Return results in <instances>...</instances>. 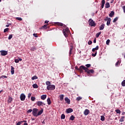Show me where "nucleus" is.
Returning <instances> with one entry per match:
<instances>
[{
    "instance_id": "nucleus-24",
    "label": "nucleus",
    "mask_w": 125,
    "mask_h": 125,
    "mask_svg": "<svg viewBox=\"0 0 125 125\" xmlns=\"http://www.w3.org/2000/svg\"><path fill=\"white\" fill-rule=\"evenodd\" d=\"M60 101H63V99H64V95H63V94L60 95Z\"/></svg>"
},
{
    "instance_id": "nucleus-45",
    "label": "nucleus",
    "mask_w": 125,
    "mask_h": 125,
    "mask_svg": "<svg viewBox=\"0 0 125 125\" xmlns=\"http://www.w3.org/2000/svg\"><path fill=\"white\" fill-rule=\"evenodd\" d=\"M31 100L32 101H35L36 100V98L35 97H31Z\"/></svg>"
},
{
    "instance_id": "nucleus-49",
    "label": "nucleus",
    "mask_w": 125,
    "mask_h": 125,
    "mask_svg": "<svg viewBox=\"0 0 125 125\" xmlns=\"http://www.w3.org/2000/svg\"><path fill=\"white\" fill-rule=\"evenodd\" d=\"M92 43V41H89L88 42V44H89V45H90V44H91Z\"/></svg>"
},
{
    "instance_id": "nucleus-31",
    "label": "nucleus",
    "mask_w": 125,
    "mask_h": 125,
    "mask_svg": "<svg viewBox=\"0 0 125 125\" xmlns=\"http://www.w3.org/2000/svg\"><path fill=\"white\" fill-rule=\"evenodd\" d=\"M37 79H38V76H36V75L31 78V80H32L33 81H34V80H37Z\"/></svg>"
},
{
    "instance_id": "nucleus-25",
    "label": "nucleus",
    "mask_w": 125,
    "mask_h": 125,
    "mask_svg": "<svg viewBox=\"0 0 125 125\" xmlns=\"http://www.w3.org/2000/svg\"><path fill=\"white\" fill-rule=\"evenodd\" d=\"M47 102L48 105H50L51 104V101L50 100V98H48L47 100Z\"/></svg>"
},
{
    "instance_id": "nucleus-38",
    "label": "nucleus",
    "mask_w": 125,
    "mask_h": 125,
    "mask_svg": "<svg viewBox=\"0 0 125 125\" xmlns=\"http://www.w3.org/2000/svg\"><path fill=\"white\" fill-rule=\"evenodd\" d=\"M115 112L117 114H121V110H120V109H116Z\"/></svg>"
},
{
    "instance_id": "nucleus-19",
    "label": "nucleus",
    "mask_w": 125,
    "mask_h": 125,
    "mask_svg": "<svg viewBox=\"0 0 125 125\" xmlns=\"http://www.w3.org/2000/svg\"><path fill=\"white\" fill-rule=\"evenodd\" d=\"M110 23H111V18H109V19L107 20L106 25L107 26H109V25H110Z\"/></svg>"
},
{
    "instance_id": "nucleus-46",
    "label": "nucleus",
    "mask_w": 125,
    "mask_h": 125,
    "mask_svg": "<svg viewBox=\"0 0 125 125\" xmlns=\"http://www.w3.org/2000/svg\"><path fill=\"white\" fill-rule=\"evenodd\" d=\"M12 37H13L12 34L9 35V37H8V40H11Z\"/></svg>"
},
{
    "instance_id": "nucleus-56",
    "label": "nucleus",
    "mask_w": 125,
    "mask_h": 125,
    "mask_svg": "<svg viewBox=\"0 0 125 125\" xmlns=\"http://www.w3.org/2000/svg\"><path fill=\"white\" fill-rule=\"evenodd\" d=\"M1 78H4L5 79H7V76L5 75H3L1 77Z\"/></svg>"
},
{
    "instance_id": "nucleus-33",
    "label": "nucleus",
    "mask_w": 125,
    "mask_h": 125,
    "mask_svg": "<svg viewBox=\"0 0 125 125\" xmlns=\"http://www.w3.org/2000/svg\"><path fill=\"white\" fill-rule=\"evenodd\" d=\"M33 88H38L39 86L37 84H33L32 85Z\"/></svg>"
},
{
    "instance_id": "nucleus-4",
    "label": "nucleus",
    "mask_w": 125,
    "mask_h": 125,
    "mask_svg": "<svg viewBox=\"0 0 125 125\" xmlns=\"http://www.w3.org/2000/svg\"><path fill=\"white\" fill-rule=\"evenodd\" d=\"M80 69H81V72H83V70H84L86 73H88V68H87V67H84L83 65L81 66Z\"/></svg>"
},
{
    "instance_id": "nucleus-16",
    "label": "nucleus",
    "mask_w": 125,
    "mask_h": 125,
    "mask_svg": "<svg viewBox=\"0 0 125 125\" xmlns=\"http://www.w3.org/2000/svg\"><path fill=\"white\" fill-rule=\"evenodd\" d=\"M101 3H102L101 7L102 8H104V5L105 4V0H102L101 1Z\"/></svg>"
},
{
    "instance_id": "nucleus-40",
    "label": "nucleus",
    "mask_w": 125,
    "mask_h": 125,
    "mask_svg": "<svg viewBox=\"0 0 125 125\" xmlns=\"http://www.w3.org/2000/svg\"><path fill=\"white\" fill-rule=\"evenodd\" d=\"M61 119L62 120H64V119H65V114H62Z\"/></svg>"
},
{
    "instance_id": "nucleus-11",
    "label": "nucleus",
    "mask_w": 125,
    "mask_h": 125,
    "mask_svg": "<svg viewBox=\"0 0 125 125\" xmlns=\"http://www.w3.org/2000/svg\"><path fill=\"white\" fill-rule=\"evenodd\" d=\"M64 101L67 103V104H70V102H71V101L68 97H65L64 98Z\"/></svg>"
},
{
    "instance_id": "nucleus-26",
    "label": "nucleus",
    "mask_w": 125,
    "mask_h": 125,
    "mask_svg": "<svg viewBox=\"0 0 125 125\" xmlns=\"http://www.w3.org/2000/svg\"><path fill=\"white\" fill-rule=\"evenodd\" d=\"M12 101V97H9V98L8 100V103H11Z\"/></svg>"
},
{
    "instance_id": "nucleus-60",
    "label": "nucleus",
    "mask_w": 125,
    "mask_h": 125,
    "mask_svg": "<svg viewBox=\"0 0 125 125\" xmlns=\"http://www.w3.org/2000/svg\"><path fill=\"white\" fill-rule=\"evenodd\" d=\"M94 43H96V39L95 38L93 41Z\"/></svg>"
},
{
    "instance_id": "nucleus-48",
    "label": "nucleus",
    "mask_w": 125,
    "mask_h": 125,
    "mask_svg": "<svg viewBox=\"0 0 125 125\" xmlns=\"http://www.w3.org/2000/svg\"><path fill=\"white\" fill-rule=\"evenodd\" d=\"M86 67H87V68H89V67H90V66H91V64H87L85 65Z\"/></svg>"
},
{
    "instance_id": "nucleus-39",
    "label": "nucleus",
    "mask_w": 125,
    "mask_h": 125,
    "mask_svg": "<svg viewBox=\"0 0 125 125\" xmlns=\"http://www.w3.org/2000/svg\"><path fill=\"white\" fill-rule=\"evenodd\" d=\"M82 98L81 97H78L76 98L77 101H80V100H82Z\"/></svg>"
},
{
    "instance_id": "nucleus-3",
    "label": "nucleus",
    "mask_w": 125,
    "mask_h": 125,
    "mask_svg": "<svg viewBox=\"0 0 125 125\" xmlns=\"http://www.w3.org/2000/svg\"><path fill=\"white\" fill-rule=\"evenodd\" d=\"M47 90H54L55 89V85H49L47 86Z\"/></svg>"
},
{
    "instance_id": "nucleus-44",
    "label": "nucleus",
    "mask_w": 125,
    "mask_h": 125,
    "mask_svg": "<svg viewBox=\"0 0 125 125\" xmlns=\"http://www.w3.org/2000/svg\"><path fill=\"white\" fill-rule=\"evenodd\" d=\"M9 31V28H7L4 29V33H6V32H8Z\"/></svg>"
},
{
    "instance_id": "nucleus-32",
    "label": "nucleus",
    "mask_w": 125,
    "mask_h": 125,
    "mask_svg": "<svg viewBox=\"0 0 125 125\" xmlns=\"http://www.w3.org/2000/svg\"><path fill=\"white\" fill-rule=\"evenodd\" d=\"M75 70H78V71H80V72H82V68H81V66H80V68L78 67L77 66H75Z\"/></svg>"
},
{
    "instance_id": "nucleus-13",
    "label": "nucleus",
    "mask_w": 125,
    "mask_h": 125,
    "mask_svg": "<svg viewBox=\"0 0 125 125\" xmlns=\"http://www.w3.org/2000/svg\"><path fill=\"white\" fill-rule=\"evenodd\" d=\"M94 73V70L93 69H91L88 70L87 74L88 75H90V74H93Z\"/></svg>"
},
{
    "instance_id": "nucleus-58",
    "label": "nucleus",
    "mask_w": 125,
    "mask_h": 125,
    "mask_svg": "<svg viewBox=\"0 0 125 125\" xmlns=\"http://www.w3.org/2000/svg\"><path fill=\"white\" fill-rule=\"evenodd\" d=\"M31 96H32V94L29 93V94H28V98H30V97H31Z\"/></svg>"
},
{
    "instance_id": "nucleus-43",
    "label": "nucleus",
    "mask_w": 125,
    "mask_h": 125,
    "mask_svg": "<svg viewBox=\"0 0 125 125\" xmlns=\"http://www.w3.org/2000/svg\"><path fill=\"white\" fill-rule=\"evenodd\" d=\"M16 19H17V20H18L19 21H22V19L20 17H17L16 18Z\"/></svg>"
},
{
    "instance_id": "nucleus-57",
    "label": "nucleus",
    "mask_w": 125,
    "mask_h": 125,
    "mask_svg": "<svg viewBox=\"0 0 125 125\" xmlns=\"http://www.w3.org/2000/svg\"><path fill=\"white\" fill-rule=\"evenodd\" d=\"M109 18H108V17H106L105 19H104V21H108V19H109Z\"/></svg>"
},
{
    "instance_id": "nucleus-23",
    "label": "nucleus",
    "mask_w": 125,
    "mask_h": 125,
    "mask_svg": "<svg viewBox=\"0 0 125 125\" xmlns=\"http://www.w3.org/2000/svg\"><path fill=\"white\" fill-rule=\"evenodd\" d=\"M40 29H41V30H43V29H47V25H46V24L44 25L43 26H42V27H41L40 28Z\"/></svg>"
},
{
    "instance_id": "nucleus-15",
    "label": "nucleus",
    "mask_w": 125,
    "mask_h": 125,
    "mask_svg": "<svg viewBox=\"0 0 125 125\" xmlns=\"http://www.w3.org/2000/svg\"><path fill=\"white\" fill-rule=\"evenodd\" d=\"M41 98L42 100H45L46 99V95H42Z\"/></svg>"
},
{
    "instance_id": "nucleus-1",
    "label": "nucleus",
    "mask_w": 125,
    "mask_h": 125,
    "mask_svg": "<svg viewBox=\"0 0 125 125\" xmlns=\"http://www.w3.org/2000/svg\"><path fill=\"white\" fill-rule=\"evenodd\" d=\"M88 23L89 26H90L91 27H95V26H96V23H95V21H94L92 19H89Z\"/></svg>"
},
{
    "instance_id": "nucleus-28",
    "label": "nucleus",
    "mask_w": 125,
    "mask_h": 125,
    "mask_svg": "<svg viewBox=\"0 0 125 125\" xmlns=\"http://www.w3.org/2000/svg\"><path fill=\"white\" fill-rule=\"evenodd\" d=\"M63 33H69V29L66 28L63 30Z\"/></svg>"
},
{
    "instance_id": "nucleus-5",
    "label": "nucleus",
    "mask_w": 125,
    "mask_h": 125,
    "mask_svg": "<svg viewBox=\"0 0 125 125\" xmlns=\"http://www.w3.org/2000/svg\"><path fill=\"white\" fill-rule=\"evenodd\" d=\"M36 104L37 105V106H39V107L41 106H45V104H44V103H42V102L41 101H38L36 103Z\"/></svg>"
},
{
    "instance_id": "nucleus-14",
    "label": "nucleus",
    "mask_w": 125,
    "mask_h": 125,
    "mask_svg": "<svg viewBox=\"0 0 125 125\" xmlns=\"http://www.w3.org/2000/svg\"><path fill=\"white\" fill-rule=\"evenodd\" d=\"M11 74L12 75H14V67H13V66H11Z\"/></svg>"
},
{
    "instance_id": "nucleus-27",
    "label": "nucleus",
    "mask_w": 125,
    "mask_h": 125,
    "mask_svg": "<svg viewBox=\"0 0 125 125\" xmlns=\"http://www.w3.org/2000/svg\"><path fill=\"white\" fill-rule=\"evenodd\" d=\"M125 121V116L121 117V119L119 120V122H123Z\"/></svg>"
},
{
    "instance_id": "nucleus-34",
    "label": "nucleus",
    "mask_w": 125,
    "mask_h": 125,
    "mask_svg": "<svg viewBox=\"0 0 125 125\" xmlns=\"http://www.w3.org/2000/svg\"><path fill=\"white\" fill-rule=\"evenodd\" d=\"M72 50H73V47H71L69 49V55H71V54H72Z\"/></svg>"
},
{
    "instance_id": "nucleus-22",
    "label": "nucleus",
    "mask_w": 125,
    "mask_h": 125,
    "mask_svg": "<svg viewBox=\"0 0 125 125\" xmlns=\"http://www.w3.org/2000/svg\"><path fill=\"white\" fill-rule=\"evenodd\" d=\"M105 8H109V7H110V3L107 2L105 4Z\"/></svg>"
},
{
    "instance_id": "nucleus-61",
    "label": "nucleus",
    "mask_w": 125,
    "mask_h": 125,
    "mask_svg": "<svg viewBox=\"0 0 125 125\" xmlns=\"http://www.w3.org/2000/svg\"><path fill=\"white\" fill-rule=\"evenodd\" d=\"M95 50H96L94 48L92 49V51L93 52H94V51H95Z\"/></svg>"
},
{
    "instance_id": "nucleus-10",
    "label": "nucleus",
    "mask_w": 125,
    "mask_h": 125,
    "mask_svg": "<svg viewBox=\"0 0 125 125\" xmlns=\"http://www.w3.org/2000/svg\"><path fill=\"white\" fill-rule=\"evenodd\" d=\"M72 112H73V108H69L66 110V112L67 113V114L72 113Z\"/></svg>"
},
{
    "instance_id": "nucleus-50",
    "label": "nucleus",
    "mask_w": 125,
    "mask_h": 125,
    "mask_svg": "<svg viewBox=\"0 0 125 125\" xmlns=\"http://www.w3.org/2000/svg\"><path fill=\"white\" fill-rule=\"evenodd\" d=\"M109 43H110V40H107L106 42V44L108 45Z\"/></svg>"
},
{
    "instance_id": "nucleus-21",
    "label": "nucleus",
    "mask_w": 125,
    "mask_h": 125,
    "mask_svg": "<svg viewBox=\"0 0 125 125\" xmlns=\"http://www.w3.org/2000/svg\"><path fill=\"white\" fill-rule=\"evenodd\" d=\"M57 25H58V26H61L62 27H64V26H65L64 24L61 23V22H56Z\"/></svg>"
},
{
    "instance_id": "nucleus-53",
    "label": "nucleus",
    "mask_w": 125,
    "mask_h": 125,
    "mask_svg": "<svg viewBox=\"0 0 125 125\" xmlns=\"http://www.w3.org/2000/svg\"><path fill=\"white\" fill-rule=\"evenodd\" d=\"M15 63H19V59H16L15 60Z\"/></svg>"
},
{
    "instance_id": "nucleus-51",
    "label": "nucleus",
    "mask_w": 125,
    "mask_h": 125,
    "mask_svg": "<svg viewBox=\"0 0 125 125\" xmlns=\"http://www.w3.org/2000/svg\"><path fill=\"white\" fill-rule=\"evenodd\" d=\"M94 48L96 50H98V49H99V46H98V45H97V46H96V47L95 48Z\"/></svg>"
},
{
    "instance_id": "nucleus-52",
    "label": "nucleus",
    "mask_w": 125,
    "mask_h": 125,
    "mask_svg": "<svg viewBox=\"0 0 125 125\" xmlns=\"http://www.w3.org/2000/svg\"><path fill=\"white\" fill-rule=\"evenodd\" d=\"M68 33L64 32V33H63V35H64V36H65V37H68Z\"/></svg>"
},
{
    "instance_id": "nucleus-59",
    "label": "nucleus",
    "mask_w": 125,
    "mask_h": 125,
    "mask_svg": "<svg viewBox=\"0 0 125 125\" xmlns=\"http://www.w3.org/2000/svg\"><path fill=\"white\" fill-rule=\"evenodd\" d=\"M33 36L34 37H35V38H38V35L37 34H33Z\"/></svg>"
},
{
    "instance_id": "nucleus-41",
    "label": "nucleus",
    "mask_w": 125,
    "mask_h": 125,
    "mask_svg": "<svg viewBox=\"0 0 125 125\" xmlns=\"http://www.w3.org/2000/svg\"><path fill=\"white\" fill-rule=\"evenodd\" d=\"M101 120H102V122L105 121V117H104V116H101Z\"/></svg>"
},
{
    "instance_id": "nucleus-29",
    "label": "nucleus",
    "mask_w": 125,
    "mask_h": 125,
    "mask_svg": "<svg viewBox=\"0 0 125 125\" xmlns=\"http://www.w3.org/2000/svg\"><path fill=\"white\" fill-rule=\"evenodd\" d=\"M45 84L48 86L51 84V83L50 81H46L45 83Z\"/></svg>"
},
{
    "instance_id": "nucleus-35",
    "label": "nucleus",
    "mask_w": 125,
    "mask_h": 125,
    "mask_svg": "<svg viewBox=\"0 0 125 125\" xmlns=\"http://www.w3.org/2000/svg\"><path fill=\"white\" fill-rule=\"evenodd\" d=\"M100 35H101V32L97 33L96 35V38H99V36H100Z\"/></svg>"
},
{
    "instance_id": "nucleus-30",
    "label": "nucleus",
    "mask_w": 125,
    "mask_h": 125,
    "mask_svg": "<svg viewBox=\"0 0 125 125\" xmlns=\"http://www.w3.org/2000/svg\"><path fill=\"white\" fill-rule=\"evenodd\" d=\"M69 120H70V121H74V120H75V116H74V115H71Z\"/></svg>"
},
{
    "instance_id": "nucleus-20",
    "label": "nucleus",
    "mask_w": 125,
    "mask_h": 125,
    "mask_svg": "<svg viewBox=\"0 0 125 125\" xmlns=\"http://www.w3.org/2000/svg\"><path fill=\"white\" fill-rule=\"evenodd\" d=\"M22 123H27V121L23 120L22 121L19 122L18 123H17L16 125H21V124Z\"/></svg>"
},
{
    "instance_id": "nucleus-62",
    "label": "nucleus",
    "mask_w": 125,
    "mask_h": 125,
    "mask_svg": "<svg viewBox=\"0 0 125 125\" xmlns=\"http://www.w3.org/2000/svg\"><path fill=\"white\" fill-rule=\"evenodd\" d=\"M48 22H49V21H45V23H47H47H48Z\"/></svg>"
},
{
    "instance_id": "nucleus-7",
    "label": "nucleus",
    "mask_w": 125,
    "mask_h": 125,
    "mask_svg": "<svg viewBox=\"0 0 125 125\" xmlns=\"http://www.w3.org/2000/svg\"><path fill=\"white\" fill-rule=\"evenodd\" d=\"M1 53V55L2 56H5V55H7V51L4 50H1L0 51Z\"/></svg>"
},
{
    "instance_id": "nucleus-54",
    "label": "nucleus",
    "mask_w": 125,
    "mask_h": 125,
    "mask_svg": "<svg viewBox=\"0 0 125 125\" xmlns=\"http://www.w3.org/2000/svg\"><path fill=\"white\" fill-rule=\"evenodd\" d=\"M37 49H36V47H33L31 48L32 51H35V50H36Z\"/></svg>"
},
{
    "instance_id": "nucleus-47",
    "label": "nucleus",
    "mask_w": 125,
    "mask_h": 125,
    "mask_svg": "<svg viewBox=\"0 0 125 125\" xmlns=\"http://www.w3.org/2000/svg\"><path fill=\"white\" fill-rule=\"evenodd\" d=\"M32 112H33V110L32 109H29L27 111V113H32Z\"/></svg>"
},
{
    "instance_id": "nucleus-36",
    "label": "nucleus",
    "mask_w": 125,
    "mask_h": 125,
    "mask_svg": "<svg viewBox=\"0 0 125 125\" xmlns=\"http://www.w3.org/2000/svg\"><path fill=\"white\" fill-rule=\"evenodd\" d=\"M118 19H119V18L118 17L115 18L113 21V23H116V22L118 21Z\"/></svg>"
},
{
    "instance_id": "nucleus-6",
    "label": "nucleus",
    "mask_w": 125,
    "mask_h": 125,
    "mask_svg": "<svg viewBox=\"0 0 125 125\" xmlns=\"http://www.w3.org/2000/svg\"><path fill=\"white\" fill-rule=\"evenodd\" d=\"M25 98H26V96H25V94L22 93L21 95L20 99L21 101H24Z\"/></svg>"
},
{
    "instance_id": "nucleus-55",
    "label": "nucleus",
    "mask_w": 125,
    "mask_h": 125,
    "mask_svg": "<svg viewBox=\"0 0 125 125\" xmlns=\"http://www.w3.org/2000/svg\"><path fill=\"white\" fill-rule=\"evenodd\" d=\"M122 8L123 9L124 13H125V5L122 7Z\"/></svg>"
},
{
    "instance_id": "nucleus-17",
    "label": "nucleus",
    "mask_w": 125,
    "mask_h": 125,
    "mask_svg": "<svg viewBox=\"0 0 125 125\" xmlns=\"http://www.w3.org/2000/svg\"><path fill=\"white\" fill-rule=\"evenodd\" d=\"M114 15H115V12L111 11L110 12V13L109 14V17L112 18V17H113V16H114Z\"/></svg>"
},
{
    "instance_id": "nucleus-2",
    "label": "nucleus",
    "mask_w": 125,
    "mask_h": 125,
    "mask_svg": "<svg viewBox=\"0 0 125 125\" xmlns=\"http://www.w3.org/2000/svg\"><path fill=\"white\" fill-rule=\"evenodd\" d=\"M38 112H39V109L33 108L32 111V114L34 117H38Z\"/></svg>"
},
{
    "instance_id": "nucleus-42",
    "label": "nucleus",
    "mask_w": 125,
    "mask_h": 125,
    "mask_svg": "<svg viewBox=\"0 0 125 125\" xmlns=\"http://www.w3.org/2000/svg\"><path fill=\"white\" fill-rule=\"evenodd\" d=\"M97 54V51H96L95 54H92V56L93 57H95Z\"/></svg>"
},
{
    "instance_id": "nucleus-9",
    "label": "nucleus",
    "mask_w": 125,
    "mask_h": 125,
    "mask_svg": "<svg viewBox=\"0 0 125 125\" xmlns=\"http://www.w3.org/2000/svg\"><path fill=\"white\" fill-rule=\"evenodd\" d=\"M89 113H90V111H89V110L86 109L83 112V114L84 115V116H87V115H88Z\"/></svg>"
},
{
    "instance_id": "nucleus-37",
    "label": "nucleus",
    "mask_w": 125,
    "mask_h": 125,
    "mask_svg": "<svg viewBox=\"0 0 125 125\" xmlns=\"http://www.w3.org/2000/svg\"><path fill=\"white\" fill-rule=\"evenodd\" d=\"M122 86H125V80H124L121 83Z\"/></svg>"
},
{
    "instance_id": "nucleus-64",
    "label": "nucleus",
    "mask_w": 125,
    "mask_h": 125,
    "mask_svg": "<svg viewBox=\"0 0 125 125\" xmlns=\"http://www.w3.org/2000/svg\"><path fill=\"white\" fill-rule=\"evenodd\" d=\"M23 125H28V123H24Z\"/></svg>"
},
{
    "instance_id": "nucleus-63",
    "label": "nucleus",
    "mask_w": 125,
    "mask_h": 125,
    "mask_svg": "<svg viewBox=\"0 0 125 125\" xmlns=\"http://www.w3.org/2000/svg\"><path fill=\"white\" fill-rule=\"evenodd\" d=\"M18 60H19V61H22V59H21V58H19Z\"/></svg>"
},
{
    "instance_id": "nucleus-8",
    "label": "nucleus",
    "mask_w": 125,
    "mask_h": 125,
    "mask_svg": "<svg viewBox=\"0 0 125 125\" xmlns=\"http://www.w3.org/2000/svg\"><path fill=\"white\" fill-rule=\"evenodd\" d=\"M121 63H122V61L118 59L117 62L115 63L116 67H119L121 65Z\"/></svg>"
},
{
    "instance_id": "nucleus-18",
    "label": "nucleus",
    "mask_w": 125,
    "mask_h": 125,
    "mask_svg": "<svg viewBox=\"0 0 125 125\" xmlns=\"http://www.w3.org/2000/svg\"><path fill=\"white\" fill-rule=\"evenodd\" d=\"M104 27H105V24H102L101 26H100V30L101 31L102 30H104Z\"/></svg>"
},
{
    "instance_id": "nucleus-12",
    "label": "nucleus",
    "mask_w": 125,
    "mask_h": 125,
    "mask_svg": "<svg viewBox=\"0 0 125 125\" xmlns=\"http://www.w3.org/2000/svg\"><path fill=\"white\" fill-rule=\"evenodd\" d=\"M42 113H43V109L42 108L41 110L38 112L37 117L38 116H41V115H42Z\"/></svg>"
}]
</instances>
